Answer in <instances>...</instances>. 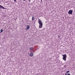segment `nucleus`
<instances>
[{"instance_id":"obj_21","label":"nucleus","mask_w":75,"mask_h":75,"mask_svg":"<svg viewBox=\"0 0 75 75\" xmlns=\"http://www.w3.org/2000/svg\"><path fill=\"white\" fill-rule=\"evenodd\" d=\"M37 75H39L37 74Z\"/></svg>"},{"instance_id":"obj_4","label":"nucleus","mask_w":75,"mask_h":75,"mask_svg":"<svg viewBox=\"0 0 75 75\" xmlns=\"http://www.w3.org/2000/svg\"><path fill=\"white\" fill-rule=\"evenodd\" d=\"M0 8H2V9H5V8L4 7H3V6H1V5H0Z\"/></svg>"},{"instance_id":"obj_17","label":"nucleus","mask_w":75,"mask_h":75,"mask_svg":"<svg viewBox=\"0 0 75 75\" xmlns=\"http://www.w3.org/2000/svg\"><path fill=\"white\" fill-rule=\"evenodd\" d=\"M58 37L59 38H60V36H59Z\"/></svg>"},{"instance_id":"obj_19","label":"nucleus","mask_w":75,"mask_h":75,"mask_svg":"<svg viewBox=\"0 0 75 75\" xmlns=\"http://www.w3.org/2000/svg\"><path fill=\"white\" fill-rule=\"evenodd\" d=\"M1 74V73L0 72V75Z\"/></svg>"},{"instance_id":"obj_20","label":"nucleus","mask_w":75,"mask_h":75,"mask_svg":"<svg viewBox=\"0 0 75 75\" xmlns=\"http://www.w3.org/2000/svg\"><path fill=\"white\" fill-rule=\"evenodd\" d=\"M74 14H74V15H75V13H74Z\"/></svg>"},{"instance_id":"obj_18","label":"nucleus","mask_w":75,"mask_h":75,"mask_svg":"<svg viewBox=\"0 0 75 75\" xmlns=\"http://www.w3.org/2000/svg\"><path fill=\"white\" fill-rule=\"evenodd\" d=\"M25 1V0H23V1Z\"/></svg>"},{"instance_id":"obj_3","label":"nucleus","mask_w":75,"mask_h":75,"mask_svg":"<svg viewBox=\"0 0 75 75\" xmlns=\"http://www.w3.org/2000/svg\"><path fill=\"white\" fill-rule=\"evenodd\" d=\"M72 12H73V10H70L68 12V13L69 15H70V14L72 15Z\"/></svg>"},{"instance_id":"obj_7","label":"nucleus","mask_w":75,"mask_h":75,"mask_svg":"<svg viewBox=\"0 0 75 75\" xmlns=\"http://www.w3.org/2000/svg\"><path fill=\"white\" fill-rule=\"evenodd\" d=\"M30 50H33V47H30L29 48Z\"/></svg>"},{"instance_id":"obj_13","label":"nucleus","mask_w":75,"mask_h":75,"mask_svg":"<svg viewBox=\"0 0 75 75\" xmlns=\"http://www.w3.org/2000/svg\"><path fill=\"white\" fill-rule=\"evenodd\" d=\"M28 1H29V2H30V1H31V0H28Z\"/></svg>"},{"instance_id":"obj_5","label":"nucleus","mask_w":75,"mask_h":75,"mask_svg":"<svg viewBox=\"0 0 75 75\" xmlns=\"http://www.w3.org/2000/svg\"><path fill=\"white\" fill-rule=\"evenodd\" d=\"M33 55H34V54L33 53H30V56L31 57H33Z\"/></svg>"},{"instance_id":"obj_6","label":"nucleus","mask_w":75,"mask_h":75,"mask_svg":"<svg viewBox=\"0 0 75 75\" xmlns=\"http://www.w3.org/2000/svg\"><path fill=\"white\" fill-rule=\"evenodd\" d=\"M30 28V27L29 25H27L26 30H27L28 29H29Z\"/></svg>"},{"instance_id":"obj_15","label":"nucleus","mask_w":75,"mask_h":75,"mask_svg":"<svg viewBox=\"0 0 75 75\" xmlns=\"http://www.w3.org/2000/svg\"><path fill=\"white\" fill-rule=\"evenodd\" d=\"M33 52H35V51H33Z\"/></svg>"},{"instance_id":"obj_10","label":"nucleus","mask_w":75,"mask_h":75,"mask_svg":"<svg viewBox=\"0 0 75 75\" xmlns=\"http://www.w3.org/2000/svg\"><path fill=\"white\" fill-rule=\"evenodd\" d=\"M69 71H68L66 72V73H69Z\"/></svg>"},{"instance_id":"obj_8","label":"nucleus","mask_w":75,"mask_h":75,"mask_svg":"<svg viewBox=\"0 0 75 75\" xmlns=\"http://www.w3.org/2000/svg\"><path fill=\"white\" fill-rule=\"evenodd\" d=\"M3 30L1 29V30L0 33L3 32Z\"/></svg>"},{"instance_id":"obj_11","label":"nucleus","mask_w":75,"mask_h":75,"mask_svg":"<svg viewBox=\"0 0 75 75\" xmlns=\"http://www.w3.org/2000/svg\"><path fill=\"white\" fill-rule=\"evenodd\" d=\"M14 1L15 2H16V0H14Z\"/></svg>"},{"instance_id":"obj_12","label":"nucleus","mask_w":75,"mask_h":75,"mask_svg":"<svg viewBox=\"0 0 75 75\" xmlns=\"http://www.w3.org/2000/svg\"><path fill=\"white\" fill-rule=\"evenodd\" d=\"M67 75H71V74H67Z\"/></svg>"},{"instance_id":"obj_16","label":"nucleus","mask_w":75,"mask_h":75,"mask_svg":"<svg viewBox=\"0 0 75 75\" xmlns=\"http://www.w3.org/2000/svg\"><path fill=\"white\" fill-rule=\"evenodd\" d=\"M41 2H42V0H41Z\"/></svg>"},{"instance_id":"obj_1","label":"nucleus","mask_w":75,"mask_h":75,"mask_svg":"<svg viewBox=\"0 0 75 75\" xmlns=\"http://www.w3.org/2000/svg\"><path fill=\"white\" fill-rule=\"evenodd\" d=\"M38 23H39V28H42L43 27V23L42 22H41V20L39 19V21L38 22Z\"/></svg>"},{"instance_id":"obj_9","label":"nucleus","mask_w":75,"mask_h":75,"mask_svg":"<svg viewBox=\"0 0 75 75\" xmlns=\"http://www.w3.org/2000/svg\"><path fill=\"white\" fill-rule=\"evenodd\" d=\"M34 20V18L33 17L32 18V20L33 21Z\"/></svg>"},{"instance_id":"obj_14","label":"nucleus","mask_w":75,"mask_h":75,"mask_svg":"<svg viewBox=\"0 0 75 75\" xmlns=\"http://www.w3.org/2000/svg\"><path fill=\"white\" fill-rule=\"evenodd\" d=\"M67 74H67V73H66L65 74V75H67Z\"/></svg>"},{"instance_id":"obj_2","label":"nucleus","mask_w":75,"mask_h":75,"mask_svg":"<svg viewBox=\"0 0 75 75\" xmlns=\"http://www.w3.org/2000/svg\"><path fill=\"white\" fill-rule=\"evenodd\" d=\"M62 56H63V59L65 61H66V60H67V54H62Z\"/></svg>"}]
</instances>
